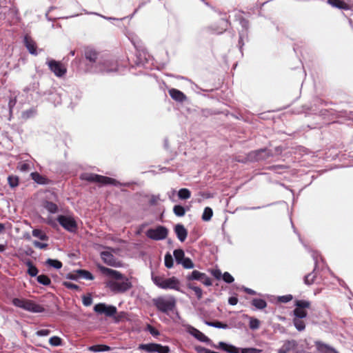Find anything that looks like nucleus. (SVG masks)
<instances>
[{
  "instance_id": "obj_3",
  "label": "nucleus",
  "mask_w": 353,
  "mask_h": 353,
  "mask_svg": "<svg viewBox=\"0 0 353 353\" xmlns=\"http://www.w3.org/2000/svg\"><path fill=\"white\" fill-rule=\"evenodd\" d=\"M152 303L159 312L168 314L174 310L176 300L173 296H159L152 299Z\"/></svg>"
},
{
  "instance_id": "obj_4",
  "label": "nucleus",
  "mask_w": 353,
  "mask_h": 353,
  "mask_svg": "<svg viewBox=\"0 0 353 353\" xmlns=\"http://www.w3.org/2000/svg\"><path fill=\"white\" fill-rule=\"evenodd\" d=\"M12 304L30 312L41 313L44 311V308L41 305L29 299L14 298L12 300Z\"/></svg>"
},
{
  "instance_id": "obj_48",
  "label": "nucleus",
  "mask_w": 353,
  "mask_h": 353,
  "mask_svg": "<svg viewBox=\"0 0 353 353\" xmlns=\"http://www.w3.org/2000/svg\"><path fill=\"white\" fill-rule=\"evenodd\" d=\"M82 301H83V304L85 306H90V305H91L92 303V297L91 294H88L87 295H84L82 297Z\"/></svg>"
},
{
  "instance_id": "obj_32",
  "label": "nucleus",
  "mask_w": 353,
  "mask_h": 353,
  "mask_svg": "<svg viewBox=\"0 0 353 353\" xmlns=\"http://www.w3.org/2000/svg\"><path fill=\"white\" fill-rule=\"evenodd\" d=\"M178 196L181 199H188L191 196V192L187 188H181L178 192Z\"/></svg>"
},
{
  "instance_id": "obj_27",
  "label": "nucleus",
  "mask_w": 353,
  "mask_h": 353,
  "mask_svg": "<svg viewBox=\"0 0 353 353\" xmlns=\"http://www.w3.org/2000/svg\"><path fill=\"white\" fill-rule=\"evenodd\" d=\"M251 303L259 310H263L267 307L266 301L261 299H253Z\"/></svg>"
},
{
  "instance_id": "obj_59",
  "label": "nucleus",
  "mask_w": 353,
  "mask_h": 353,
  "mask_svg": "<svg viewBox=\"0 0 353 353\" xmlns=\"http://www.w3.org/2000/svg\"><path fill=\"white\" fill-rule=\"evenodd\" d=\"M50 331L48 329H41L37 332V335L39 336H46L50 334Z\"/></svg>"
},
{
  "instance_id": "obj_12",
  "label": "nucleus",
  "mask_w": 353,
  "mask_h": 353,
  "mask_svg": "<svg viewBox=\"0 0 353 353\" xmlns=\"http://www.w3.org/2000/svg\"><path fill=\"white\" fill-rule=\"evenodd\" d=\"M186 279L188 281L194 280L199 281L205 286H211L212 285L211 279L205 273L201 272L198 270L192 271L191 274L187 276Z\"/></svg>"
},
{
  "instance_id": "obj_35",
  "label": "nucleus",
  "mask_w": 353,
  "mask_h": 353,
  "mask_svg": "<svg viewBox=\"0 0 353 353\" xmlns=\"http://www.w3.org/2000/svg\"><path fill=\"white\" fill-rule=\"evenodd\" d=\"M88 350L92 352H103L108 351L110 350V347L107 345H92L88 347Z\"/></svg>"
},
{
  "instance_id": "obj_42",
  "label": "nucleus",
  "mask_w": 353,
  "mask_h": 353,
  "mask_svg": "<svg viewBox=\"0 0 353 353\" xmlns=\"http://www.w3.org/2000/svg\"><path fill=\"white\" fill-rule=\"evenodd\" d=\"M249 326L252 330H257L260 326V321L256 318L250 317Z\"/></svg>"
},
{
  "instance_id": "obj_25",
  "label": "nucleus",
  "mask_w": 353,
  "mask_h": 353,
  "mask_svg": "<svg viewBox=\"0 0 353 353\" xmlns=\"http://www.w3.org/2000/svg\"><path fill=\"white\" fill-rule=\"evenodd\" d=\"M32 180L38 184L45 185L48 183V180L45 176L41 175L38 172L31 173Z\"/></svg>"
},
{
  "instance_id": "obj_54",
  "label": "nucleus",
  "mask_w": 353,
  "mask_h": 353,
  "mask_svg": "<svg viewBox=\"0 0 353 353\" xmlns=\"http://www.w3.org/2000/svg\"><path fill=\"white\" fill-rule=\"evenodd\" d=\"M8 183L12 188H14L18 185V178L15 176H10L8 179Z\"/></svg>"
},
{
  "instance_id": "obj_18",
  "label": "nucleus",
  "mask_w": 353,
  "mask_h": 353,
  "mask_svg": "<svg viewBox=\"0 0 353 353\" xmlns=\"http://www.w3.org/2000/svg\"><path fill=\"white\" fill-rule=\"evenodd\" d=\"M170 96L178 102H183L186 99V96L180 90L175 89V88H171L168 90Z\"/></svg>"
},
{
  "instance_id": "obj_50",
  "label": "nucleus",
  "mask_w": 353,
  "mask_h": 353,
  "mask_svg": "<svg viewBox=\"0 0 353 353\" xmlns=\"http://www.w3.org/2000/svg\"><path fill=\"white\" fill-rule=\"evenodd\" d=\"M221 278L227 283H231L234 280L233 276L229 272H224L222 274V277Z\"/></svg>"
},
{
  "instance_id": "obj_9",
  "label": "nucleus",
  "mask_w": 353,
  "mask_h": 353,
  "mask_svg": "<svg viewBox=\"0 0 353 353\" xmlns=\"http://www.w3.org/2000/svg\"><path fill=\"white\" fill-rule=\"evenodd\" d=\"M168 234V229L162 225H159L156 228H150L146 232L147 236L155 241L165 239Z\"/></svg>"
},
{
  "instance_id": "obj_49",
  "label": "nucleus",
  "mask_w": 353,
  "mask_h": 353,
  "mask_svg": "<svg viewBox=\"0 0 353 353\" xmlns=\"http://www.w3.org/2000/svg\"><path fill=\"white\" fill-rule=\"evenodd\" d=\"M49 343L52 346H59L61 345V339L59 336H52L49 339Z\"/></svg>"
},
{
  "instance_id": "obj_20",
  "label": "nucleus",
  "mask_w": 353,
  "mask_h": 353,
  "mask_svg": "<svg viewBox=\"0 0 353 353\" xmlns=\"http://www.w3.org/2000/svg\"><path fill=\"white\" fill-rule=\"evenodd\" d=\"M94 310L98 314H104L107 316H110V306H107L103 303L97 304L94 307Z\"/></svg>"
},
{
  "instance_id": "obj_57",
  "label": "nucleus",
  "mask_w": 353,
  "mask_h": 353,
  "mask_svg": "<svg viewBox=\"0 0 353 353\" xmlns=\"http://www.w3.org/2000/svg\"><path fill=\"white\" fill-rule=\"evenodd\" d=\"M63 285L68 289L77 290L79 289V287L77 285L72 283L71 282H68V281H65L63 283Z\"/></svg>"
},
{
  "instance_id": "obj_34",
  "label": "nucleus",
  "mask_w": 353,
  "mask_h": 353,
  "mask_svg": "<svg viewBox=\"0 0 353 353\" xmlns=\"http://www.w3.org/2000/svg\"><path fill=\"white\" fill-rule=\"evenodd\" d=\"M187 286L189 289H191L194 292L198 299H201L202 298L203 292L199 287L194 285L193 283H188Z\"/></svg>"
},
{
  "instance_id": "obj_24",
  "label": "nucleus",
  "mask_w": 353,
  "mask_h": 353,
  "mask_svg": "<svg viewBox=\"0 0 353 353\" xmlns=\"http://www.w3.org/2000/svg\"><path fill=\"white\" fill-rule=\"evenodd\" d=\"M191 334L199 341L201 342H209L210 341V339L206 336L204 334L200 332L199 330L196 328H192V331Z\"/></svg>"
},
{
  "instance_id": "obj_30",
  "label": "nucleus",
  "mask_w": 353,
  "mask_h": 353,
  "mask_svg": "<svg viewBox=\"0 0 353 353\" xmlns=\"http://www.w3.org/2000/svg\"><path fill=\"white\" fill-rule=\"evenodd\" d=\"M174 256L175 260L178 264H180L181 262L185 258V253L182 249H176L174 251Z\"/></svg>"
},
{
  "instance_id": "obj_33",
  "label": "nucleus",
  "mask_w": 353,
  "mask_h": 353,
  "mask_svg": "<svg viewBox=\"0 0 353 353\" xmlns=\"http://www.w3.org/2000/svg\"><path fill=\"white\" fill-rule=\"evenodd\" d=\"M165 279L163 276L156 275L154 274H152V281L160 288H161V286L163 285Z\"/></svg>"
},
{
  "instance_id": "obj_55",
  "label": "nucleus",
  "mask_w": 353,
  "mask_h": 353,
  "mask_svg": "<svg viewBox=\"0 0 353 353\" xmlns=\"http://www.w3.org/2000/svg\"><path fill=\"white\" fill-rule=\"evenodd\" d=\"M292 299H293L292 295L288 294V295L279 296L278 300H279V301H280L281 303H288V302L292 301Z\"/></svg>"
},
{
  "instance_id": "obj_51",
  "label": "nucleus",
  "mask_w": 353,
  "mask_h": 353,
  "mask_svg": "<svg viewBox=\"0 0 353 353\" xmlns=\"http://www.w3.org/2000/svg\"><path fill=\"white\" fill-rule=\"evenodd\" d=\"M28 272L31 276H35L38 273V270L36 267L32 265L30 263H28Z\"/></svg>"
},
{
  "instance_id": "obj_15",
  "label": "nucleus",
  "mask_w": 353,
  "mask_h": 353,
  "mask_svg": "<svg viewBox=\"0 0 353 353\" xmlns=\"http://www.w3.org/2000/svg\"><path fill=\"white\" fill-rule=\"evenodd\" d=\"M210 345L215 349L221 350L228 353H239L238 347L223 341H220L218 344L212 343Z\"/></svg>"
},
{
  "instance_id": "obj_38",
  "label": "nucleus",
  "mask_w": 353,
  "mask_h": 353,
  "mask_svg": "<svg viewBox=\"0 0 353 353\" xmlns=\"http://www.w3.org/2000/svg\"><path fill=\"white\" fill-rule=\"evenodd\" d=\"M205 323L212 327H214L216 328H223L226 329L228 326L226 323H222L221 321H205Z\"/></svg>"
},
{
  "instance_id": "obj_7",
  "label": "nucleus",
  "mask_w": 353,
  "mask_h": 353,
  "mask_svg": "<svg viewBox=\"0 0 353 353\" xmlns=\"http://www.w3.org/2000/svg\"><path fill=\"white\" fill-rule=\"evenodd\" d=\"M295 308L293 310L294 317L305 318L307 315V309L311 306V302L306 300H296Z\"/></svg>"
},
{
  "instance_id": "obj_31",
  "label": "nucleus",
  "mask_w": 353,
  "mask_h": 353,
  "mask_svg": "<svg viewBox=\"0 0 353 353\" xmlns=\"http://www.w3.org/2000/svg\"><path fill=\"white\" fill-rule=\"evenodd\" d=\"M316 279V274L314 272H312L305 276L304 283L307 285H310L314 283Z\"/></svg>"
},
{
  "instance_id": "obj_44",
  "label": "nucleus",
  "mask_w": 353,
  "mask_h": 353,
  "mask_svg": "<svg viewBox=\"0 0 353 353\" xmlns=\"http://www.w3.org/2000/svg\"><path fill=\"white\" fill-rule=\"evenodd\" d=\"M36 114V110L30 108L28 110L23 111L21 114V117L24 119H29Z\"/></svg>"
},
{
  "instance_id": "obj_43",
  "label": "nucleus",
  "mask_w": 353,
  "mask_h": 353,
  "mask_svg": "<svg viewBox=\"0 0 353 353\" xmlns=\"http://www.w3.org/2000/svg\"><path fill=\"white\" fill-rule=\"evenodd\" d=\"M173 265H174L173 258H172V255L169 252H168L165 255V266L167 268H172L173 267Z\"/></svg>"
},
{
  "instance_id": "obj_10",
  "label": "nucleus",
  "mask_w": 353,
  "mask_h": 353,
  "mask_svg": "<svg viewBox=\"0 0 353 353\" xmlns=\"http://www.w3.org/2000/svg\"><path fill=\"white\" fill-rule=\"evenodd\" d=\"M270 157H272V153L267 148L254 150L248 154V159L251 161L265 160Z\"/></svg>"
},
{
  "instance_id": "obj_2",
  "label": "nucleus",
  "mask_w": 353,
  "mask_h": 353,
  "mask_svg": "<svg viewBox=\"0 0 353 353\" xmlns=\"http://www.w3.org/2000/svg\"><path fill=\"white\" fill-rule=\"evenodd\" d=\"M132 287L129 279L119 271L112 270V292L122 294Z\"/></svg>"
},
{
  "instance_id": "obj_21",
  "label": "nucleus",
  "mask_w": 353,
  "mask_h": 353,
  "mask_svg": "<svg viewBox=\"0 0 353 353\" xmlns=\"http://www.w3.org/2000/svg\"><path fill=\"white\" fill-rule=\"evenodd\" d=\"M327 3L339 9L348 10L350 8L349 4L345 2L344 0H327Z\"/></svg>"
},
{
  "instance_id": "obj_36",
  "label": "nucleus",
  "mask_w": 353,
  "mask_h": 353,
  "mask_svg": "<svg viewBox=\"0 0 353 353\" xmlns=\"http://www.w3.org/2000/svg\"><path fill=\"white\" fill-rule=\"evenodd\" d=\"M44 208L50 213L54 214L58 211V207L52 202L46 201L44 203Z\"/></svg>"
},
{
  "instance_id": "obj_19",
  "label": "nucleus",
  "mask_w": 353,
  "mask_h": 353,
  "mask_svg": "<svg viewBox=\"0 0 353 353\" xmlns=\"http://www.w3.org/2000/svg\"><path fill=\"white\" fill-rule=\"evenodd\" d=\"M315 345L321 353H339L335 349L321 341H316Z\"/></svg>"
},
{
  "instance_id": "obj_14",
  "label": "nucleus",
  "mask_w": 353,
  "mask_h": 353,
  "mask_svg": "<svg viewBox=\"0 0 353 353\" xmlns=\"http://www.w3.org/2000/svg\"><path fill=\"white\" fill-rule=\"evenodd\" d=\"M16 14V10L8 5L6 0H0V20L3 19L7 15Z\"/></svg>"
},
{
  "instance_id": "obj_16",
  "label": "nucleus",
  "mask_w": 353,
  "mask_h": 353,
  "mask_svg": "<svg viewBox=\"0 0 353 353\" xmlns=\"http://www.w3.org/2000/svg\"><path fill=\"white\" fill-rule=\"evenodd\" d=\"M161 288L164 290L171 289L179 291L180 288V282L176 277L172 276L165 279L164 283L161 286Z\"/></svg>"
},
{
  "instance_id": "obj_62",
  "label": "nucleus",
  "mask_w": 353,
  "mask_h": 353,
  "mask_svg": "<svg viewBox=\"0 0 353 353\" xmlns=\"http://www.w3.org/2000/svg\"><path fill=\"white\" fill-rule=\"evenodd\" d=\"M228 303L229 304H230L231 305H235L237 304L238 303V299L237 297L236 296H231L228 299Z\"/></svg>"
},
{
  "instance_id": "obj_60",
  "label": "nucleus",
  "mask_w": 353,
  "mask_h": 353,
  "mask_svg": "<svg viewBox=\"0 0 353 353\" xmlns=\"http://www.w3.org/2000/svg\"><path fill=\"white\" fill-rule=\"evenodd\" d=\"M98 268L103 274H107V275L110 274V269H109L108 268H105L100 265H98Z\"/></svg>"
},
{
  "instance_id": "obj_17",
  "label": "nucleus",
  "mask_w": 353,
  "mask_h": 353,
  "mask_svg": "<svg viewBox=\"0 0 353 353\" xmlns=\"http://www.w3.org/2000/svg\"><path fill=\"white\" fill-rule=\"evenodd\" d=\"M174 232L181 242H183L188 236V230L185 229L183 225L176 224L174 226Z\"/></svg>"
},
{
  "instance_id": "obj_37",
  "label": "nucleus",
  "mask_w": 353,
  "mask_h": 353,
  "mask_svg": "<svg viewBox=\"0 0 353 353\" xmlns=\"http://www.w3.org/2000/svg\"><path fill=\"white\" fill-rule=\"evenodd\" d=\"M212 215H213L212 210L209 207H206L204 209L203 213L202 214V219L205 221H208L211 219Z\"/></svg>"
},
{
  "instance_id": "obj_56",
  "label": "nucleus",
  "mask_w": 353,
  "mask_h": 353,
  "mask_svg": "<svg viewBox=\"0 0 353 353\" xmlns=\"http://www.w3.org/2000/svg\"><path fill=\"white\" fill-rule=\"evenodd\" d=\"M147 330L154 336H157L160 334L159 330L150 325H148Z\"/></svg>"
},
{
  "instance_id": "obj_29",
  "label": "nucleus",
  "mask_w": 353,
  "mask_h": 353,
  "mask_svg": "<svg viewBox=\"0 0 353 353\" xmlns=\"http://www.w3.org/2000/svg\"><path fill=\"white\" fill-rule=\"evenodd\" d=\"M32 236L39 239L41 241H48V236L46 235V234L39 229H34L32 230Z\"/></svg>"
},
{
  "instance_id": "obj_61",
  "label": "nucleus",
  "mask_w": 353,
  "mask_h": 353,
  "mask_svg": "<svg viewBox=\"0 0 353 353\" xmlns=\"http://www.w3.org/2000/svg\"><path fill=\"white\" fill-rule=\"evenodd\" d=\"M128 61H123L120 65H118L117 68H115L114 70L115 71L119 72L121 70V68H125L127 67Z\"/></svg>"
},
{
  "instance_id": "obj_47",
  "label": "nucleus",
  "mask_w": 353,
  "mask_h": 353,
  "mask_svg": "<svg viewBox=\"0 0 353 353\" xmlns=\"http://www.w3.org/2000/svg\"><path fill=\"white\" fill-rule=\"evenodd\" d=\"M101 257L102 260L108 265L110 263V252L108 250L101 252Z\"/></svg>"
},
{
  "instance_id": "obj_63",
  "label": "nucleus",
  "mask_w": 353,
  "mask_h": 353,
  "mask_svg": "<svg viewBox=\"0 0 353 353\" xmlns=\"http://www.w3.org/2000/svg\"><path fill=\"white\" fill-rule=\"evenodd\" d=\"M195 350L198 353H207L209 350V349H207L202 346H197L196 347Z\"/></svg>"
},
{
  "instance_id": "obj_22",
  "label": "nucleus",
  "mask_w": 353,
  "mask_h": 353,
  "mask_svg": "<svg viewBox=\"0 0 353 353\" xmlns=\"http://www.w3.org/2000/svg\"><path fill=\"white\" fill-rule=\"evenodd\" d=\"M127 319V314L125 312L117 313V308L112 305V320L114 319L115 322H119Z\"/></svg>"
},
{
  "instance_id": "obj_1",
  "label": "nucleus",
  "mask_w": 353,
  "mask_h": 353,
  "mask_svg": "<svg viewBox=\"0 0 353 353\" xmlns=\"http://www.w3.org/2000/svg\"><path fill=\"white\" fill-rule=\"evenodd\" d=\"M85 57L91 63V72L103 73L109 71L108 52L97 51L93 48L88 47L85 50Z\"/></svg>"
},
{
  "instance_id": "obj_6",
  "label": "nucleus",
  "mask_w": 353,
  "mask_h": 353,
  "mask_svg": "<svg viewBox=\"0 0 353 353\" xmlns=\"http://www.w3.org/2000/svg\"><path fill=\"white\" fill-rule=\"evenodd\" d=\"M57 221L65 230L70 232H74L77 230V221L74 216L70 214L59 215Z\"/></svg>"
},
{
  "instance_id": "obj_39",
  "label": "nucleus",
  "mask_w": 353,
  "mask_h": 353,
  "mask_svg": "<svg viewBox=\"0 0 353 353\" xmlns=\"http://www.w3.org/2000/svg\"><path fill=\"white\" fill-rule=\"evenodd\" d=\"M173 212L177 216H183L185 214V210L184 207L180 205H176L173 208Z\"/></svg>"
},
{
  "instance_id": "obj_45",
  "label": "nucleus",
  "mask_w": 353,
  "mask_h": 353,
  "mask_svg": "<svg viewBox=\"0 0 353 353\" xmlns=\"http://www.w3.org/2000/svg\"><path fill=\"white\" fill-rule=\"evenodd\" d=\"M180 264H181L185 269H191L194 268V263L190 258L185 257Z\"/></svg>"
},
{
  "instance_id": "obj_5",
  "label": "nucleus",
  "mask_w": 353,
  "mask_h": 353,
  "mask_svg": "<svg viewBox=\"0 0 353 353\" xmlns=\"http://www.w3.org/2000/svg\"><path fill=\"white\" fill-rule=\"evenodd\" d=\"M139 350L145 351L147 353H170V348L168 345H162L159 343H150L140 344Z\"/></svg>"
},
{
  "instance_id": "obj_11",
  "label": "nucleus",
  "mask_w": 353,
  "mask_h": 353,
  "mask_svg": "<svg viewBox=\"0 0 353 353\" xmlns=\"http://www.w3.org/2000/svg\"><path fill=\"white\" fill-rule=\"evenodd\" d=\"M47 64L56 77H62L66 74V67L61 62L51 59L47 61Z\"/></svg>"
},
{
  "instance_id": "obj_52",
  "label": "nucleus",
  "mask_w": 353,
  "mask_h": 353,
  "mask_svg": "<svg viewBox=\"0 0 353 353\" xmlns=\"http://www.w3.org/2000/svg\"><path fill=\"white\" fill-rule=\"evenodd\" d=\"M210 273L217 280H220L222 277V274L219 269H212L210 270Z\"/></svg>"
},
{
  "instance_id": "obj_13",
  "label": "nucleus",
  "mask_w": 353,
  "mask_h": 353,
  "mask_svg": "<svg viewBox=\"0 0 353 353\" xmlns=\"http://www.w3.org/2000/svg\"><path fill=\"white\" fill-rule=\"evenodd\" d=\"M298 343L295 340H286L278 350V353H297Z\"/></svg>"
},
{
  "instance_id": "obj_26",
  "label": "nucleus",
  "mask_w": 353,
  "mask_h": 353,
  "mask_svg": "<svg viewBox=\"0 0 353 353\" xmlns=\"http://www.w3.org/2000/svg\"><path fill=\"white\" fill-rule=\"evenodd\" d=\"M290 167L286 165H274L269 167V170L277 173L283 174L289 170Z\"/></svg>"
},
{
  "instance_id": "obj_40",
  "label": "nucleus",
  "mask_w": 353,
  "mask_h": 353,
  "mask_svg": "<svg viewBox=\"0 0 353 353\" xmlns=\"http://www.w3.org/2000/svg\"><path fill=\"white\" fill-rule=\"evenodd\" d=\"M46 263L50 266V267H52L55 269H60L62 267V263L61 261H58V260H56V259H48L47 261H46Z\"/></svg>"
},
{
  "instance_id": "obj_58",
  "label": "nucleus",
  "mask_w": 353,
  "mask_h": 353,
  "mask_svg": "<svg viewBox=\"0 0 353 353\" xmlns=\"http://www.w3.org/2000/svg\"><path fill=\"white\" fill-rule=\"evenodd\" d=\"M33 245L34 247L39 248V249H45L48 247V244L45 243H41L37 241H33Z\"/></svg>"
},
{
  "instance_id": "obj_8",
  "label": "nucleus",
  "mask_w": 353,
  "mask_h": 353,
  "mask_svg": "<svg viewBox=\"0 0 353 353\" xmlns=\"http://www.w3.org/2000/svg\"><path fill=\"white\" fill-rule=\"evenodd\" d=\"M80 179L90 183H97L99 185H105L110 183V179L101 175L85 172L80 175Z\"/></svg>"
},
{
  "instance_id": "obj_41",
  "label": "nucleus",
  "mask_w": 353,
  "mask_h": 353,
  "mask_svg": "<svg viewBox=\"0 0 353 353\" xmlns=\"http://www.w3.org/2000/svg\"><path fill=\"white\" fill-rule=\"evenodd\" d=\"M77 273L79 276L86 280H92L94 279V276L89 271L85 270H79L77 271Z\"/></svg>"
},
{
  "instance_id": "obj_53",
  "label": "nucleus",
  "mask_w": 353,
  "mask_h": 353,
  "mask_svg": "<svg viewBox=\"0 0 353 353\" xmlns=\"http://www.w3.org/2000/svg\"><path fill=\"white\" fill-rule=\"evenodd\" d=\"M262 350L254 347L243 348L241 350V353H260Z\"/></svg>"
},
{
  "instance_id": "obj_28",
  "label": "nucleus",
  "mask_w": 353,
  "mask_h": 353,
  "mask_svg": "<svg viewBox=\"0 0 353 353\" xmlns=\"http://www.w3.org/2000/svg\"><path fill=\"white\" fill-rule=\"evenodd\" d=\"M303 318L294 317L293 323L299 331H303L305 328V323L303 320Z\"/></svg>"
},
{
  "instance_id": "obj_64",
  "label": "nucleus",
  "mask_w": 353,
  "mask_h": 353,
  "mask_svg": "<svg viewBox=\"0 0 353 353\" xmlns=\"http://www.w3.org/2000/svg\"><path fill=\"white\" fill-rule=\"evenodd\" d=\"M19 169L21 171H27L29 169V165L27 163H23L19 166Z\"/></svg>"
},
{
  "instance_id": "obj_23",
  "label": "nucleus",
  "mask_w": 353,
  "mask_h": 353,
  "mask_svg": "<svg viewBox=\"0 0 353 353\" xmlns=\"http://www.w3.org/2000/svg\"><path fill=\"white\" fill-rule=\"evenodd\" d=\"M24 43L30 54H37L35 43L30 37L26 36L24 37Z\"/></svg>"
},
{
  "instance_id": "obj_46",
  "label": "nucleus",
  "mask_w": 353,
  "mask_h": 353,
  "mask_svg": "<svg viewBox=\"0 0 353 353\" xmlns=\"http://www.w3.org/2000/svg\"><path fill=\"white\" fill-rule=\"evenodd\" d=\"M37 281L44 285H48L50 284V279L49 277L43 274L38 276Z\"/></svg>"
}]
</instances>
